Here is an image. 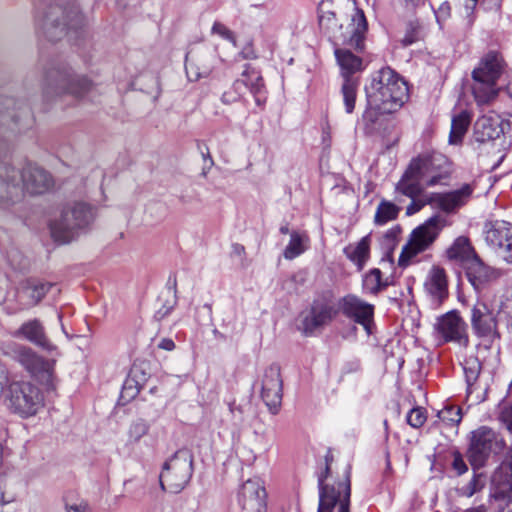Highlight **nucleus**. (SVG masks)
Segmentation results:
<instances>
[{"label":"nucleus","instance_id":"f257e3e1","mask_svg":"<svg viewBox=\"0 0 512 512\" xmlns=\"http://www.w3.org/2000/svg\"><path fill=\"white\" fill-rule=\"evenodd\" d=\"M365 91L367 109L363 118L371 124L380 114H389L399 109L408 99L407 83L390 67L377 71Z\"/></svg>","mask_w":512,"mask_h":512},{"label":"nucleus","instance_id":"f03ea898","mask_svg":"<svg viewBox=\"0 0 512 512\" xmlns=\"http://www.w3.org/2000/svg\"><path fill=\"white\" fill-rule=\"evenodd\" d=\"M502 55L495 51L485 54L472 71V93L478 105L491 103L499 93L497 82L505 69Z\"/></svg>","mask_w":512,"mask_h":512},{"label":"nucleus","instance_id":"7ed1b4c3","mask_svg":"<svg viewBox=\"0 0 512 512\" xmlns=\"http://www.w3.org/2000/svg\"><path fill=\"white\" fill-rule=\"evenodd\" d=\"M319 26L329 35V37L340 38L343 43L356 49L363 50L366 33L368 31V23L363 10L354 8L350 15V23L343 32L342 26L338 24V19L334 11L326 10L324 6L319 8Z\"/></svg>","mask_w":512,"mask_h":512},{"label":"nucleus","instance_id":"20e7f679","mask_svg":"<svg viewBox=\"0 0 512 512\" xmlns=\"http://www.w3.org/2000/svg\"><path fill=\"white\" fill-rule=\"evenodd\" d=\"M0 391L7 408L22 418L34 416L44 407L43 393L29 380L13 378Z\"/></svg>","mask_w":512,"mask_h":512},{"label":"nucleus","instance_id":"39448f33","mask_svg":"<svg viewBox=\"0 0 512 512\" xmlns=\"http://www.w3.org/2000/svg\"><path fill=\"white\" fill-rule=\"evenodd\" d=\"M39 21L44 35L50 41L60 40L85 25V18L74 1L65 7L50 5Z\"/></svg>","mask_w":512,"mask_h":512},{"label":"nucleus","instance_id":"423d86ee","mask_svg":"<svg viewBox=\"0 0 512 512\" xmlns=\"http://www.w3.org/2000/svg\"><path fill=\"white\" fill-rule=\"evenodd\" d=\"M332 455L325 456V469L318 476L319 505L318 512H349L350 511V466L345 469L344 479L337 484H326L330 473Z\"/></svg>","mask_w":512,"mask_h":512},{"label":"nucleus","instance_id":"0eeeda50","mask_svg":"<svg viewBox=\"0 0 512 512\" xmlns=\"http://www.w3.org/2000/svg\"><path fill=\"white\" fill-rule=\"evenodd\" d=\"M92 88V83L86 77L75 75L70 68L57 67L46 72L43 94L47 98L70 95L74 99H81Z\"/></svg>","mask_w":512,"mask_h":512},{"label":"nucleus","instance_id":"6e6552de","mask_svg":"<svg viewBox=\"0 0 512 512\" xmlns=\"http://www.w3.org/2000/svg\"><path fill=\"white\" fill-rule=\"evenodd\" d=\"M93 219V210L85 203L77 202L67 206L60 219L51 224V235L59 243L70 242L79 229L87 226Z\"/></svg>","mask_w":512,"mask_h":512},{"label":"nucleus","instance_id":"1a4fd4ad","mask_svg":"<svg viewBox=\"0 0 512 512\" xmlns=\"http://www.w3.org/2000/svg\"><path fill=\"white\" fill-rule=\"evenodd\" d=\"M192 462V455L188 450L175 452L163 465L159 476L161 488L171 493L182 491L191 479Z\"/></svg>","mask_w":512,"mask_h":512},{"label":"nucleus","instance_id":"9d476101","mask_svg":"<svg viewBox=\"0 0 512 512\" xmlns=\"http://www.w3.org/2000/svg\"><path fill=\"white\" fill-rule=\"evenodd\" d=\"M443 226V220L434 216L422 225L413 229L407 244L402 248L398 264L406 267L418 254L426 251L436 240Z\"/></svg>","mask_w":512,"mask_h":512},{"label":"nucleus","instance_id":"9b49d317","mask_svg":"<svg viewBox=\"0 0 512 512\" xmlns=\"http://www.w3.org/2000/svg\"><path fill=\"white\" fill-rule=\"evenodd\" d=\"M249 91L258 106L266 102V88L263 77L260 72L251 65H245L241 77L236 79L231 87L226 90L221 97L224 104H232L244 99V95Z\"/></svg>","mask_w":512,"mask_h":512},{"label":"nucleus","instance_id":"f8f14e48","mask_svg":"<svg viewBox=\"0 0 512 512\" xmlns=\"http://www.w3.org/2000/svg\"><path fill=\"white\" fill-rule=\"evenodd\" d=\"M506 443L500 433L490 427L481 426L471 432L468 459L474 468L484 466L491 453H500Z\"/></svg>","mask_w":512,"mask_h":512},{"label":"nucleus","instance_id":"ddd939ff","mask_svg":"<svg viewBox=\"0 0 512 512\" xmlns=\"http://www.w3.org/2000/svg\"><path fill=\"white\" fill-rule=\"evenodd\" d=\"M12 357L47 389L55 388L54 362L44 359L25 345L15 346Z\"/></svg>","mask_w":512,"mask_h":512},{"label":"nucleus","instance_id":"4468645a","mask_svg":"<svg viewBox=\"0 0 512 512\" xmlns=\"http://www.w3.org/2000/svg\"><path fill=\"white\" fill-rule=\"evenodd\" d=\"M335 55L341 68V76L343 77L341 92L345 110L347 113H352L355 108L359 86V78L354 76V74L362 70V59L349 50L344 49L336 50Z\"/></svg>","mask_w":512,"mask_h":512},{"label":"nucleus","instance_id":"2eb2a0df","mask_svg":"<svg viewBox=\"0 0 512 512\" xmlns=\"http://www.w3.org/2000/svg\"><path fill=\"white\" fill-rule=\"evenodd\" d=\"M409 164H414L415 172L425 181V185L429 187L441 184L450 175V162L448 158L437 151L422 152L412 158Z\"/></svg>","mask_w":512,"mask_h":512},{"label":"nucleus","instance_id":"dca6fc26","mask_svg":"<svg viewBox=\"0 0 512 512\" xmlns=\"http://www.w3.org/2000/svg\"><path fill=\"white\" fill-rule=\"evenodd\" d=\"M217 50L207 45L192 47L185 57V70L190 81L208 77L220 61Z\"/></svg>","mask_w":512,"mask_h":512},{"label":"nucleus","instance_id":"f3484780","mask_svg":"<svg viewBox=\"0 0 512 512\" xmlns=\"http://www.w3.org/2000/svg\"><path fill=\"white\" fill-rule=\"evenodd\" d=\"M484 239L497 256L512 264V224L504 220L488 221L484 225Z\"/></svg>","mask_w":512,"mask_h":512},{"label":"nucleus","instance_id":"a211bd4d","mask_svg":"<svg viewBox=\"0 0 512 512\" xmlns=\"http://www.w3.org/2000/svg\"><path fill=\"white\" fill-rule=\"evenodd\" d=\"M470 324L478 338L493 340L499 337L497 315L486 302L478 300L471 308Z\"/></svg>","mask_w":512,"mask_h":512},{"label":"nucleus","instance_id":"6ab92c4d","mask_svg":"<svg viewBox=\"0 0 512 512\" xmlns=\"http://www.w3.org/2000/svg\"><path fill=\"white\" fill-rule=\"evenodd\" d=\"M338 309L347 318L362 325L367 334H371L374 316V306L372 304L363 301L355 295H347L339 300Z\"/></svg>","mask_w":512,"mask_h":512},{"label":"nucleus","instance_id":"aec40b11","mask_svg":"<svg viewBox=\"0 0 512 512\" xmlns=\"http://www.w3.org/2000/svg\"><path fill=\"white\" fill-rule=\"evenodd\" d=\"M436 329L445 342H454L462 347H468L467 324L456 311L441 316L437 321Z\"/></svg>","mask_w":512,"mask_h":512},{"label":"nucleus","instance_id":"412c9836","mask_svg":"<svg viewBox=\"0 0 512 512\" xmlns=\"http://www.w3.org/2000/svg\"><path fill=\"white\" fill-rule=\"evenodd\" d=\"M239 505L248 512H264L266 509V491L258 478L245 481L237 495Z\"/></svg>","mask_w":512,"mask_h":512},{"label":"nucleus","instance_id":"4be33fe9","mask_svg":"<svg viewBox=\"0 0 512 512\" xmlns=\"http://www.w3.org/2000/svg\"><path fill=\"white\" fill-rule=\"evenodd\" d=\"M261 397L269 410L275 414L282 402V379L277 365L268 367L262 378Z\"/></svg>","mask_w":512,"mask_h":512},{"label":"nucleus","instance_id":"5701e85b","mask_svg":"<svg viewBox=\"0 0 512 512\" xmlns=\"http://www.w3.org/2000/svg\"><path fill=\"white\" fill-rule=\"evenodd\" d=\"M473 193L469 184H464L460 189L447 193H430L432 207L438 208L446 213H453L466 205Z\"/></svg>","mask_w":512,"mask_h":512},{"label":"nucleus","instance_id":"b1692460","mask_svg":"<svg viewBox=\"0 0 512 512\" xmlns=\"http://www.w3.org/2000/svg\"><path fill=\"white\" fill-rule=\"evenodd\" d=\"M52 285L34 280H27L15 291V300L20 310L36 306L48 293Z\"/></svg>","mask_w":512,"mask_h":512},{"label":"nucleus","instance_id":"393cba45","mask_svg":"<svg viewBox=\"0 0 512 512\" xmlns=\"http://www.w3.org/2000/svg\"><path fill=\"white\" fill-rule=\"evenodd\" d=\"M19 172L13 167L0 165V206H8L20 200L22 188L19 185Z\"/></svg>","mask_w":512,"mask_h":512},{"label":"nucleus","instance_id":"a878e982","mask_svg":"<svg viewBox=\"0 0 512 512\" xmlns=\"http://www.w3.org/2000/svg\"><path fill=\"white\" fill-rule=\"evenodd\" d=\"M13 336L25 339L46 351H53L56 348L46 336L45 328L38 319H31L24 322L13 333Z\"/></svg>","mask_w":512,"mask_h":512},{"label":"nucleus","instance_id":"bb28decb","mask_svg":"<svg viewBox=\"0 0 512 512\" xmlns=\"http://www.w3.org/2000/svg\"><path fill=\"white\" fill-rule=\"evenodd\" d=\"M21 179L24 188L31 194H42L53 185L50 174L35 165L26 166L21 173Z\"/></svg>","mask_w":512,"mask_h":512},{"label":"nucleus","instance_id":"cd10ccee","mask_svg":"<svg viewBox=\"0 0 512 512\" xmlns=\"http://www.w3.org/2000/svg\"><path fill=\"white\" fill-rule=\"evenodd\" d=\"M339 313L338 306L327 303H315L310 315L304 319V328L308 333L330 323Z\"/></svg>","mask_w":512,"mask_h":512},{"label":"nucleus","instance_id":"c85d7f7f","mask_svg":"<svg viewBox=\"0 0 512 512\" xmlns=\"http://www.w3.org/2000/svg\"><path fill=\"white\" fill-rule=\"evenodd\" d=\"M465 269L469 281L476 289L500 277L499 270L485 265L478 256L472 259Z\"/></svg>","mask_w":512,"mask_h":512},{"label":"nucleus","instance_id":"c756f323","mask_svg":"<svg viewBox=\"0 0 512 512\" xmlns=\"http://www.w3.org/2000/svg\"><path fill=\"white\" fill-rule=\"evenodd\" d=\"M416 168L413 165H408L405 172L401 176L400 180L395 185V192L397 194L406 196L410 199L417 198L423 193V186L421 180H423L415 172Z\"/></svg>","mask_w":512,"mask_h":512},{"label":"nucleus","instance_id":"7c9ffc66","mask_svg":"<svg viewBox=\"0 0 512 512\" xmlns=\"http://www.w3.org/2000/svg\"><path fill=\"white\" fill-rule=\"evenodd\" d=\"M370 236H364L356 243L347 245L343 252L345 256L354 263L358 270L361 271L366 265L370 257Z\"/></svg>","mask_w":512,"mask_h":512},{"label":"nucleus","instance_id":"2f4dec72","mask_svg":"<svg viewBox=\"0 0 512 512\" xmlns=\"http://www.w3.org/2000/svg\"><path fill=\"white\" fill-rule=\"evenodd\" d=\"M447 256L450 260L459 262L464 268L477 257L470 242L465 237H459L453 245L447 250Z\"/></svg>","mask_w":512,"mask_h":512},{"label":"nucleus","instance_id":"473e14b6","mask_svg":"<svg viewBox=\"0 0 512 512\" xmlns=\"http://www.w3.org/2000/svg\"><path fill=\"white\" fill-rule=\"evenodd\" d=\"M428 292L437 300H442L447 295V277L443 268L434 266L425 283Z\"/></svg>","mask_w":512,"mask_h":512},{"label":"nucleus","instance_id":"72a5a7b5","mask_svg":"<svg viewBox=\"0 0 512 512\" xmlns=\"http://www.w3.org/2000/svg\"><path fill=\"white\" fill-rule=\"evenodd\" d=\"M309 246L310 238L306 232L292 231L283 256L287 260H293L308 250Z\"/></svg>","mask_w":512,"mask_h":512},{"label":"nucleus","instance_id":"f704fd0d","mask_svg":"<svg viewBox=\"0 0 512 512\" xmlns=\"http://www.w3.org/2000/svg\"><path fill=\"white\" fill-rule=\"evenodd\" d=\"M473 138L476 142L488 143L499 150L506 148L504 130H474Z\"/></svg>","mask_w":512,"mask_h":512},{"label":"nucleus","instance_id":"c9c22d12","mask_svg":"<svg viewBox=\"0 0 512 512\" xmlns=\"http://www.w3.org/2000/svg\"><path fill=\"white\" fill-rule=\"evenodd\" d=\"M400 212V207L396 204L382 200L377 206L376 213L374 216V223L376 225H384L389 221L395 220Z\"/></svg>","mask_w":512,"mask_h":512},{"label":"nucleus","instance_id":"e433bc0d","mask_svg":"<svg viewBox=\"0 0 512 512\" xmlns=\"http://www.w3.org/2000/svg\"><path fill=\"white\" fill-rule=\"evenodd\" d=\"M149 424L142 419L134 421L127 432V442L129 444L138 443L149 431Z\"/></svg>","mask_w":512,"mask_h":512},{"label":"nucleus","instance_id":"4c0bfd02","mask_svg":"<svg viewBox=\"0 0 512 512\" xmlns=\"http://www.w3.org/2000/svg\"><path fill=\"white\" fill-rule=\"evenodd\" d=\"M438 417L448 425H458L462 419L461 408L457 406H447L439 411Z\"/></svg>","mask_w":512,"mask_h":512},{"label":"nucleus","instance_id":"58836bf2","mask_svg":"<svg viewBox=\"0 0 512 512\" xmlns=\"http://www.w3.org/2000/svg\"><path fill=\"white\" fill-rule=\"evenodd\" d=\"M475 128H505V123L497 113L490 111L476 121Z\"/></svg>","mask_w":512,"mask_h":512},{"label":"nucleus","instance_id":"ea45409f","mask_svg":"<svg viewBox=\"0 0 512 512\" xmlns=\"http://www.w3.org/2000/svg\"><path fill=\"white\" fill-rule=\"evenodd\" d=\"M472 113L467 109L456 108L452 115L451 128H469Z\"/></svg>","mask_w":512,"mask_h":512},{"label":"nucleus","instance_id":"a19ab883","mask_svg":"<svg viewBox=\"0 0 512 512\" xmlns=\"http://www.w3.org/2000/svg\"><path fill=\"white\" fill-rule=\"evenodd\" d=\"M364 288L370 293H377L382 288L381 271L377 268L372 269L366 274L363 281Z\"/></svg>","mask_w":512,"mask_h":512},{"label":"nucleus","instance_id":"79ce46f5","mask_svg":"<svg viewBox=\"0 0 512 512\" xmlns=\"http://www.w3.org/2000/svg\"><path fill=\"white\" fill-rule=\"evenodd\" d=\"M426 411L422 407H416L409 411L406 416L407 423L413 428H420L426 422Z\"/></svg>","mask_w":512,"mask_h":512},{"label":"nucleus","instance_id":"37998d69","mask_svg":"<svg viewBox=\"0 0 512 512\" xmlns=\"http://www.w3.org/2000/svg\"><path fill=\"white\" fill-rule=\"evenodd\" d=\"M497 419L510 433H512V403L499 405Z\"/></svg>","mask_w":512,"mask_h":512},{"label":"nucleus","instance_id":"c03bdc74","mask_svg":"<svg viewBox=\"0 0 512 512\" xmlns=\"http://www.w3.org/2000/svg\"><path fill=\"white\" fill-rule=\"evenodd\" d=\"M420 39V26L417 23L410 22L407 24L406 32L401 40L403 46L407 47Z\"/></svg>","mask_w":512,"mask_h":512},{"label":"nucleus","instance_id":"a18cd8bd","mask_svg":"<svg viewBox=\"0 0 512 512\" xmlns=\"http://www.w3.org/2000/svg\"><path fill=\"white\" fill-rule=\"evenodd\" d=\"M411 200V203L406 208L407 215H413L419 212L426 205L432 206V201H430V193L425 195L422 194L421 196Z\"/></svg>","mask_w":512,"mask_h":512},{"label":"nucleus","instance_id":"49530a36","mask_svg":"<svg viewBox=\"0 0 512 512\" xmlns=\"http://www.w3.org/2000/svg\"><path fill=\"white\" fill-rule=\"evenodd\" d=\"M212 33L217 34L220 37H222L223 39L232 42L234 45L236 44V39H235L234 33L229 28H227L224 24H222L220 22H217V21L214 22V24L212 26Z\"/></svg>","mask_w":512,"mask_h":512},{"label":"nucleus","instance_id":"de8ad7c7","mask_svg":"<svg viewBox=\"0 0 512 512\" xmlns=\"http://www.w3.org/2000/svg\"><path fill=\"white\" fill-rule=\"evenodd\" d=\"M174 304H175V302H172V303H169V304H164L161 308H159L155 312L154 318L157 321L164 320L172 312V310L174 308Z\"/></svg>","mask_w":512,"mask_h":512},{"label":"nucleus","instance_id":"09e8293b","mask_svg":"<svg viewBox=\"0 0 512 512\" xmlns=\"http://www.w3.org/2000/svg\"><path fill=\"white\" fill-rule=\"evenodd\" d=\"M481 489L479 481L476 477H474L464 488V495L467 497H472L476 492Z\"/></svg>","mask_w":512,"mask_h":512},{"label":"nucleus","instance_id":"8fccbe9b","mask_svg":"<svg viewBox=\"0 0 512 512\" xmlns=\"http://www.w3.org/2000/svg\"><path fill=\"white\" fill-rule=\"evenodd\" d=\"M466 130H450L449 143L456 145L462 142Z\"/></svg>","mask_w":512,"mask_h":512},{"label":"nucleus","instance_id":"3c124183","mask_svg":"<svg viewBox=\"0 0 512 512\" xmlns=\"http://www.w3.org/2000/svg\"><path fill=\"white\" fill-rule=\"evenodd\" d=\"M453 468L458 472V474H463L467 471V466L461 456H455L453 460Z\"/></svg>","mask_w":512,"mask_h":512},{"label":"nucleus","instance_id":"603ef678","mask_svg":"<svg viewBox=\"0 0 512 512\" xmlns=\"http://www.w3.org/2000/svg\"><path fill=\"white\" fill-rule=\"evenodd\" d=\"M158 347L166 351H172L175 349V343L170 338H163L158 343Z\"/></svg>","mask_w":512,"mask_h":512},{"label":"nucleus","instance_id":"864d4df0","mask_svg":"<svg viewBox=\"0 0 512 512\" xmlns=\"http://www.w3.org/2000/svg\"><path fill=\"white\" fill-rule=\"evenodd\" d=\"M66 512H88V507L83 503L66 505Z\"/></svg>","mask_w":512,"mask_h":512},{"label":"nucleus","instance_id":"5fc2aeb1","mask_svg":"<svg viewBox=\"0 0 512 512\" xmlns=\"http://www.w3.org/2000/svg\"><path fill=\"white\" fill-rule=\"evenodd\" d=\"M510 470L511 471V474H512V447L509 449L508 451V454H507V462H504L501 466H500V472H503V471H506V470Z\"/></svg>","mask_w":512,"mask_h":512},{"label":"nucleus","instance_id":"6e6d98bb","mask_svg":"<svg viewBox=\"0 0 512 512\" xmlns=\"http://www.w3.org/2000/svg\"><path fill=\"white\" fill-rule=\"evenodd\" d=\"M478 0H465L464 6L467 11V15H470L473 13L477 6Z\"/></svg>","mask_w":512,"mask_h":512},{"label":"nucleus","instance_id":"4d7b16f0","mask_svg":"<svg viewBox=\"0 0 512 512\" xmlns=\"http://www.w3.org/2000/svg\"><path fill=\"white\" fill-rule=\"evenodd\" d=\"M465 372H466V380H467V383L469 385H471L478 377V371L477 370H470V371H467L465 369Z\"/></svg>","mask_w":512,"mask_h":512},{"label":"nucleus","instance_id":"13d9d810","mask_svg":"<svg viewBox=\"0 0 512 512\" xmlns=\"http://www.w3.org/2000/svg\"><path fill=\"white\" fill-rule=\"evenodd\" d=\"M240 55H242V57L244 59H253L256 57L254 51L250 48H245L241 53Z\"/></svg>","mask_w":512,"mask_h":512},{"label":"nucleus","instance_id":"bf43d9fd","mask_svg":"<svg viewBox=\"0 0 512 512\" xmlns=\"http://www.w3.org/2000/svg\"><path fill=\"white\" fill-rule=\"evenodd\" d=\"M7 380V369L4 364L0 362V385Z\"/></svg>","mask_w":512,"mask_h":512},{"label":"nucleus","instance_id":"052dcab7","mask_svg":"<svg viewBox=\"0 0 512 512\" xmlns=\"http://www.w3.org/2000/svg\"><path fill=\"white\" fill-rule=\"evenodd\" d=\"M255 435L258 436L260 438V440H265V431L264 429H260V430H255L254 431Z\"/></svg>","mask_w":512,"mask_h":512},{"label":"nucleus","instance_id":"680f3d73","mask_svg":"<svg viewBox=\"0 0 512 512\" xmlns=\"http://www.w3.org/2000/svg\"><path fill=\"white\" fill-rule=\"evenodd\" d=\"M492 6L491 8L495 9L496 11H499L501 8V0H492Z\"/></svg>","mask_w":512,"mask_h":512},{"label":"nucleus","instance_id":"e2e57ef3","mask_svg":"<svg viewBox=\"0 0 512 512\" xmlns=\"http://www.w3.org/2000/svg\"><path fill=\"white\" fill-rule=\"evenodd\" d=\"M414 6H422L426 0H409Z\"/></svg>","mask_w":512,"mask_h":512},{"label":"nucleus","instance_id":"0e129e2a","mask_svg":"<svg viewBox=\"0 0 512 512\" xmlns=\"http://www.w3.org/2000/svg\"><path fill=\"white\" fill-rule=\"evenodd\" d=\"M11 105H14V100L11 98L5 99V107L9 108Z\"/></svg>","mask_w":512,"mask_h":512},{"label":"nucleus","instance_id":"69168bd1","mask_svg":"<svg viewBox=\"0 0 512 512\" xmlns=\"http://www.w3.org/2000/svg\"><path fill=\"white\" fill-rule=\"evenodd\" d=\"M280 232H281L282 234H288V233H289V228H288V226H287V225L281 226V227H280Z\"/></svg>","mask_w":512,"mask_h":512},{"label":"nucleus","instance_id":"338daca9","mask_svg":"<svg viewBox=\"0 0 512 512\" xmlns=\"http://www.w3.org/2000/svg\"><path fill=\"white\" fill-rule=\"evenodd\" d=\"M206 150H208V149L206 148ZM201 154H202V156H203L204 158H205L206 156H207V157H209V158H211V157H210V154H209V151H207V152L205 153L203 150H201ZM210 161H211V164H212V163H213L212 159H210Z\"/></svg>","mask_w":512,"mask_h":512},{"label":"nucleus","instance_id":"774afa93","mask_svg":"<svg viewBox=\"0 0 512 512\" xmlns=\"http://www.w3.org/2000/svg\"><path fill=\"white\" fill-rule=\"evenodd\" d=\"M45 1H46V0H38V3L36 4L37 9H40V8H41V6L45 4Z\"/></svg>","mask_w":512,"mask_h":512}]
</instances>
